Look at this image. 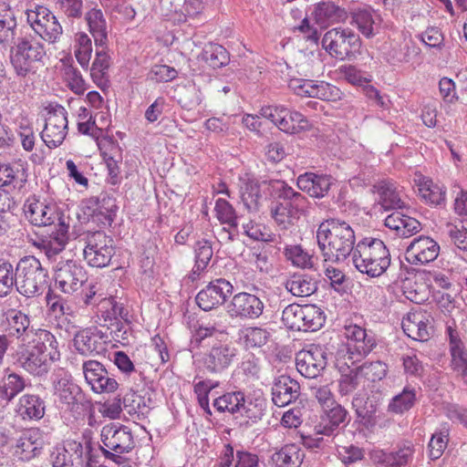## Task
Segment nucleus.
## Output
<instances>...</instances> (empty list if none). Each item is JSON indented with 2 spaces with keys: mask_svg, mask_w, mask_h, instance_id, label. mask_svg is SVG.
<instances>
[{
  "mask_svg": "<svg viewBox=\"0 0 467 467\" xmlns=\"http://www.w3.org/2000/svg\"><path fill=\"white\" fill-rule=\"evenodd\" d=\"M270 333L261 327H247L244 332V339L247 348H260L266 344Z\"/></svg>",
  "mask_w": 467,
  "mask_h": 467,
  "instance_id": "0e129e2a",
  "label": "nucleus"
},
{
  "mask_svg": "<svg viewBox=\"0 0 467 467\" xmlns=\"http://www.w3.org/2000/svg\"><path fill=\"white\" fill-rule=\"evenodd\" d=\"M96 57L90 69L91 77L94 80H100L109 67V56L106 52V45L97 47Z\"/></svg>",
  "mask_w": 467,
  "mask_h": 467,
  "instance_id": "13d9d810",
  "label": "nucleus"
},
{
  "mask_svg": "<svg viewBox=\"0 0 467 467\" xmlns=\"http://www.w3.org/2000/svg\"><path fill=\"white\" fill-rule=\"evenodd\" d=\"M16 289L26 296L41 295L47 285V271L35 256H25L16 265Z\"/></svg>",
  "mask_w": 467,
  "mask_h": 467,
  "instance_id": "7ed1b4c3",
  "label": "nucleus"
},
{
  "mask_svg": "<svg viewBox=\"0 0 467 467\" xmlns=\"http://www.w3.org/2000/svg\"><path fill=\"white\" fill-rule=\"evenodd\" d=\"M357 417L359 422L366 428H371L377 423V411L379 404L374 398H368L363 401L361 397H354L352 400Z\"/></svg>",
  "mask_w": 467,
  "mask_h": 467,
  "instance_id": "c9c22d12",
  "label": "nucleus"
},
{
  "mask_svg": "<svg viewBox=\"0 0 467 467\" xmlns=\"http://www.w3.org/2000/svg\"><path fill=\"white\" fill-rule=\"evenodd\" d=\"M285 287L296 296H308L317 288L315 279L307 275H292L285 283Z\"/></svg>",
  "mask_w": 467,
  "mask_h": 467,
  "instance_id": "ea45409f",
  "label": "nucleus"
},
{
  "mask_svg": "<svg viewBox=\"0 0 467 467\" xmlns=\"http://www.w3.org/2000/svg\"><path fill=\"white\" fill-rule=\"evenodd\" d=\"M17 275L16 268L5 261L0 259V297L9 295L13 286L16 285Z\"/></svg>",
  "mask_w": 467,
  "mask_h": 467,
  "instance_id": "864d4df0",
  "label": "nucleus"
},
{
  "mask_svg": "<svg viewBox=\"0 0 467 467\" xmlns=\"http://www.w3.org/2000/svg\"><path fill=\"white\" fill-rule=\"evenodd\" d=\"M62 64L61 70L64 71V80L67 86L76 94H82L85 91V83L77 68L72 65L73 58L71 57H65L60 58Z\"/></svg>",
  "mask_w": 467,
  "mask_h": 467,
  "instance_id": "37998d69",
  "label": "nucleus"
},
{
  "mask_svg": "<svg viewBox=\"0 0 467 467\" xmlns=\"http://www.w3.org/2000/svg\"><path fill=\"white\" fill-rule=\"evenodd\" d=\"M359 374L358 368L351 369L348 374H342L338 381V391L346 396L356 390L359 385Z\"/></svg>",
  "mask_w": 467,
  "mask_h": 467,
  "instance_id": "774afa93",
  "label": "nucleus"
},
{
  "mask_svg": "<svg viewBox=\"0 0 467 467\" xmlns=\"http://www.w3.org/2000/svg\"><path fill=\"white\" fill-rule=\"evenodd\" d=\"M195 265L192 269L193 275H200L208 266L212 260L213 251L211 242L205 239L199 240L194 245Z\"/></svg>",
  "mask_w": 467,
  "mask_h": 467,
  "instance_id": "de8ad7c7",
  "label": "nucleus"
},
{
  "mask_svg": "<svg viewBox=\"0 0 467 467\" xmlns=\"http://www.w3.org/2000/svg\"><path fill=\"white\" fill-rule=\"evenodd\" d=\"M26 337H32V342L34 343L33 348H42L46 353L52 351L54 356L57 353V338L49 330L42 328L37 329L36 332L30 330L26 333Z\"/></svg>",
  "mask_w": 467,
  "mask_h": 467,
  "instance_id": "3c124183",
  "label": "nucleus"
},
{
  "mask_svg": "<svg viewBox=\"0 0 467 467\" xmlns=\"http://www.w3.org/2000/svg\"><path fill=\"white\" fill-rule=\"evenodd\" d=\"M345 335L348 338V352L350 359L368 355L376 346L373 337L368 336L366 329L359 326L345 327Z\"/></svg>",
  "mask_w": 467,
  "mask_h": 467,
  "instance_id": "6ab92c4d",
  "label": "nucleus"
},
{
  "mask_svg": "<svg viewBox=\"0 0 467 467\" xmlns=\"http://www.w3.org/2000/svg\"><path fill=\"white\" fill-rule=\"evenodd\" d=\"M380 17L373 11L360 9L352 14L351 24L367 38H371L379 33Z\"/></svg>",
  "mask_w": 467,
  "mask_h": 467,
  "instance_id": "72a5a7b5",
  "label": "nucleus"
},
{
  "mask_svg": "<svg viewBox=\"0 0 467 467\" xmlns=\"http://www.w3.org/2000/svg\"><path fill=\"white\" fill-rule=\"evenodd\" d=\"M83 446L80 441L66 440L63 442L62 462L60 467H82Z\"/></svg>",
  "mask_w": 467,
  "mask_h": 467,
  "instance_id": "79ce46f5",
  "label": "nucleus"
},
{
  "mask_svg": "<svg viewBox=\"0 0 467 467\" xmlns=\"http://www.w3.org/2000/svg\"><path fill=\"white\" fill-rule=\"evenodd\" d=\"M270 181L259 182L257 180L245 175L240 178V196L244 205L249 212H255L259 208V201L262 198L261 187L268 185L271 188Z\"/></svg>",
  "mask_w": 467,
  "mask_h": 467,
  "instance_id": "a878e982",
  "label": "nucleus"
},
{
  "mask_svg": "<svg viewBox=\"0 0 467 467\" xmlns=\"http://www.w3.org/2000/svg\"><path fill=\"white\" fill-rule=\"evenodd\" d=\"M305 454L295 444H287L275 454V461L279 467H300Z\"/></svg>",
  "mask_w": 467,
  "mask_h": 467,
  "instance_id": "c03bdc74",
  "label": "nucleus"
},
{
  "mask_svg": "<svg viewBox=\"0 0 467 467\" xmlns=\"http://www.w3.org/2000/svg\"><path fill=\"white\" fill-rule=\"evenodd\" d=\"M16 412L23 420H40L45 413L44 402L38 396L26 394L19 399Z\"/></svg>",
  "mask_w": 467,
  "mask_h": 467,
  "instance_id": "4c0bfd02",
  "label": "nucleus"
},
{
  "mask_svg": "<svg viewBox=\"0 0 467 467\" xmlns=\"http://www.w3.org/2000/svg\"><path fill=\"white\" fill-rule=\"evenodd\" d=\"M26 387L25 379L15 372H6L0 381V398L12 400Z\"/></svg>",
  "mask_w": 467,
  "mask_h": 467,
  "instance_id": "a19ab883",
  "label": "nucleus"
},
{
  "mask_svg": "<svg viewBox=\"0 0 467 467\" xmlns=\"http://www.w3.org/2000/svg\"><path fill=\"white\" fill-rule=\"evenodd\" d=\"M16 12L9 3L0 0V44L11 46L16 36Z\"/></svg>",
  "mask_w": 467,
  "mask_h": 467,
  "instance_id": "c756f323",
  "label": "nucleus"
},
{
  "mask_svg": "<svg viewBox=\"0 0 467 467\" xmlns=\"http://www.w3.org/2000/svg\"><path fill=\"white\" fill-rule=\"evenodd\" d=\"M300 394L298 382L287 375L275 379L272 387V400L277 407H285L295 401Z\"/></svg>",
  "mask_w": 467,
  "mask_h": 467,
  "instance_id": "5701e85b",
  "label": "nucleus"
},
{
  "mask_svg": "<svg viewBox=\"0 0 467 467\" xmlns=\"http://www.w3.org/2000/svg\"><path fill=\"white\" fill-rule=\"evenodd\" d=\"M390 254L384 242L365 237L358 241L353 251L352 262L358 271L370 277L384 274L390 265Z\"/></svg>",
  "mask_w": 467,
  "mask_h": 467,
  "instance_id": "f03ea898",
  "label": "nucleus"
},
{
  "mask_svg": "<svg viewBox=\"0 0 467 467\" xmlns=\"http://www.w3.org/2000/svg\"><path fill=\"white\" fill-rule=\"evenodd\" d=\"M88 203L91 205L88 209L92 208L90 215L93 218H97L104 225L111 224L117 210L115 199L102 193L97 198H90Z\"/></svg>",
  "mask_w": 467,
  "mask_h": 467,
  "instance_id": "7c9ffc66",
  "label": "nucleus"
},
{
  "mask_svg": "<svg viewBox=\"0 0 467 467\" xmlns=\"http://www.w3.org/2000/svg\"><path fill=\"white\" fill-rule=\"evenodd\" d=\"M358 371L368 378L370 381H378L384 379L387 375L388 366L381 361H374L370 363H364L358 368Z\"/></svg>",
  "mask_w": 467,
  "mask_h": 467,
  "instance_id": "680f3d73",
  "label": "nucleus"
},
{
  "mask_svg": "<svg viewBox=\"0 0 467 467\" xmlns=\"http://www.w3.org/2000/svg\"><path fill=\"white\" fill-rule=\"evenodd\" d=\"M26 219L36 226H52L58 228V207L56 203L45 204L34 196L29 197L24 205Z\"/></svg>",
  "mask_w": 467,
  "mask_h": 467,
  "instance_id": "f8f14e48",
  "label": "nucleus"
},
{
  "mask_svg": "<svg viewBox=\"0 0 467 467\" xmlns=\"http://www.w3.org/2000/svg\"><path fill=\"white\" fill-rule=\"evenodd\" d=\"M26 180V169L22 161L0 164V189L16 188Z\"/></svg>",
  "mask_w": 467,
  "mask_h": 467,
  "instance_id": "f704fd0d",
  "label": "nucleus"
},
{
  "mask_svg": "<svg viewBox=\"0 0 467 467\" xmlns=\"http://www.w3.org/2000/svg\"><path fill=\"white\" fill-rule=\"evenodd\" d=\"M292 88L298 96L316 98L322 100L336 101L340 99L341 91L336 86L325 81L295 80Z\"/></svg>",
  "mask_w": 467,
  "mask_h": 467,
  "instance_id": "f3484780",
  "label": "nucleus"
},
{
  "mask_svg": "<svg viewBox=\"0 0 467 467\" xmlns=\"http://www.w3.org/2000/svg\"><path fill=\"white\" fill-rule=\"evenodd\" d=\"M83 254L88 264L93 267L108 266L115 254L113 240L103 231L88 233Z\"/></svg>",
  "mask_w": 467,
  "mask_h": 467,
  "instance_id": "39448f33",
  "label": "nucleus"
},
{
  "mask_svg": "<svg viewBox=\"0 0 467 467\" xmlns=\"http://www.w3.org/2000/svg\"><path fill=\"white\" fill-rule=\"evenodd\" d=\"M431 314L418 306L413 308L402 319V329L410 338L418 341H426L431 335Z\"/></svg>",
  "mask_w": 467,
  "mask_h": 467,
  "instance_id": "4468645a",
  "label": "nucleus"
},
{
  "mask_svg": "<svg viewBox=\"0 0 467 467\" xmlns=\"http://www.w3.org/2000/svg\"><path fill=\"white\" fill-rule=\"evenodd\" d=\"M282 321L289 329L304 331L303 306L297 304L288 305L283 310Z\"/></svg>",
  "mask_w": 467,
  "mask_h": 467,
  "instance_id": "5fc2aeb1",
  "label": "nucleus"
},
{
  "mask_svg": "<svg viewBox=\"0 0 467 467\" xmlns=\"http://www.w3.org/2000/svg\"><path fill=\"white\" fill-rule=\"evenodd\" d=\"M124 409L130 415L136 414L138 417L140 415H145L149 408L146 406L143 398L137 394L136 392L129 393L123 398Z\"/></svg>",
  "mask_w": 467,
  "mask_h": 467,
  "instance_id": "338daca9",
  "label": "nucleus"
},
{
  "mask_svg": "<svg viewBox=\"0 0 467 467\" xmlns=\"http://www.w3.org/2000/svg\"><path fill=\"white\" fill-rule=\"evenodd\" d=\"M82 368L85 379L91 389L99 385V380L105 375L104 366L97 360L84 362Z\"/></svg>",
  "mask_w": 467,
  "mask_h": 467,
  "instance_id": "69168bd1",
  "label": "nucleus"
},
{
  "mask_svg": "<svg viewBox=\"0 0 467 467\" xmlns=\"http://www.w3.org/2000/svg\"><path fill=\"white\" fill-rule=\"evenodd\" d=\"M377 192L379 195V203L385 210L401 209L404 207V202L394 183L389 182H381L375 185Z\"/></svg>",
  "mask_w": 467,
  "mask_h": 467,
  "instance_id": "58836bf2",
  "label": "nucleus"
},
{
  "mask_svg": "<svg viewBox=\"0 0 467 467\" xmlns=\"http://www.w3.org/2000/svg\"><path fill=\"white\" fill-rule=\"evenodd\" d=\"M421 197L431 204H441L445 199V189L431 180L424 179L419 184Z\"/></svg>",
  "mask_w": 467,
  "mask_h": 467,
  "instance_id": "603ef678",
  "label": "nucleus"
},
{
  "mask_svg": "<svg viewBox=\"0 0 467 467\" xmlns=\"http://www.w3.org/2000/svg\"><path fill=\"white\" fill-rule=\"evenodd\" d=\"M440 254V245L425 235L414 238L406 249V259L411 265H426L433 262Z\"/></svg>",
  "mask_w": 467,
  "mask_h": 467,
  "instance_id": "dca6fc26",
  "label": "nucleus"
},
{
  "mask_svg": "<svg viewBox=\"0 0 467 467\" xmlns=\"http://www.w3.org/2000/svg\"><path fill=\"white\" fill-rule=\"evenodd\" d=\"M202 57L213 68H220L226 66L230 61L227 50L223 46L216 44L206 46Z\"/></svg>",
  "mask_w": 467,
  "mask_h": 467,
  "instance_id": "09e8293b",
  "label": "nucleus"
},
{
  "mask_svg": "<svg viewBox=\"0 0 467 467\" xmlns=\"http://www.w3.org/2000/svg\"><path fill=\"white\" fill-rule=\"evenodd\" d=\"M85 401V395L73 381L72 376L64 373L60 378V410L77 418L83 411Z\"/></svg>",
  "mask_w": 467,
  "mask_h": 467,
  "instance_id": "9b49d317",
  "label": "nucleus"
},
{
  "mask_svg": "<svg viewBox=\"0 0 467 467\" xmlns=\"http://www.w3.org/2000/svg\"><path fill=\"white\" fill-rule=\"evenodd\" d=\"M269 184L272 192L276 195L277 199L285 200L296 216L308 213L309 202L305 195L296 192L284 181L273 180Z\"/></svg>",
  "mask_w": 467,
  "mask_h": 467,
  "instance_id": "412c9836",
  "label": "nucleus"
},
{
  "mask_svg": "<svg viewBox=\"0 0 467 467\" xmlns=\"http://www.w3.org/2000/svg\"><path fill=\"white\" fill-rule=\"evenodd\" d=\"M51 47H45L40 43L28 37L18 40L16 51L11 55V63L20 77H26L33 67V63L41 60L46 56H51Z\"/></svg>",
  "mask_w": 467,
  "mask_h": 467,
  "instance_id": "20e7f679",
  "label": "nucleus"
},
{
  "mask_svg": "<svg viewBox=\"0 0 467 467\" xmlns=\"http://www.w3.org/2000/svg\"><path fill=\"white\" fill-rule=\"evenodd\" d=\"M92 53L91 39L85 33H80L77 37L75 56L82 67H88Z\"/></svg>",
  "mask_w": 467,
  "mask_h": 467,
  "instance_id": "4d7b16f0",
  "label": "nucleus"
},
{
  "mask_svg": "<svg viewBox=\"0 0 467 467\" xmlns=\"http://www.w3.org/2000/svg\"><path fill=\"white\" fill-rule=\"evenodd\" d=\"M244 394L241 391L229 392L217 398L213 401V407L220 412L235 413L244 407Z\"/></svg>",
  "mask_w": 467,
  "mask_h": 467,
  "instance_id": "a18cd8bd",
  "label": "nucleus"
},
{
  "mask_svg": "<svg viewBox=\"0 0 467 467\" xmlns=\"http://www.w3.org/2000/svg\"><path fill=\"white\" fill-rule=\"evenodd\" d=\"M42 441L36 430H28L21 435L16 444L15 453L23 461H29L39 453Z\"/></svg>",
  "mask_w": 467,
  "mask_h": 467,
  "instance_id": "473e14b6",
  "label": "nucleus"
},
{
  "mask_svg": "<svg viewBox=\"0 0 467 467\" xmlns=\"http://www.w3.org/2000/svg\"><path fill=\"white\" fill-rule=\"evenodd\" d=\"M385 226L403 238L410 237L421 230L420 223L413 217L394 212L385 219Z\"/></svg>",
  "mask_w": 467,
  "mask_h": 467,
  "instance_id": "cd10ccee",
  "label": "nucleus"
},
{
  "mask_svg": "<svg viewBox=\"0 0 467 467\" xmlns=\"http://www.w3.org/2000/svg\"><path fill=\"white\" fill-rule=\"evenodd\" d=\"M416 400V391L414 388L405 387L403 390L394 396L389 405V411L395 414H402L410 410Z\"/></svg>",
  "mask_w": 467,
  "mask_h": 467,
  "instance_id": "49530a36",
  "label": "nucleus"
},
{
  "mask_svg": "<svg viewBox=\"0 0 467 467\" xmlns=\"http://www.w3.org/2000/svg\"><path fill=\"white\" fill-rule=\"evenodd\" d=\"M451 361L450 367L463 384L467 387V351L460 337L459 332L449 326L447 327Z\"/></svg>",
  "mask_w": 467,
  "mask_h": 467,
  "instance_id": "a211bd4d",
  "label": "nucleus"
},
{
  "mask_svg": "<svg viewBox=\"0 0 467 467\" xmlns=\"http://www.w3.org/2000/svg\"><path fill=\"white\" fill-rule=\"evenodd\" d=\"M312 14L316 23L321 27H327L332 24L344 22L348 18L346 9L332 1L317 3Z\"/></svg>",
  "mask_w": 467,
  "mask_h": 467,
  "instance_id": "393cba45",
  "label": "nucleus"
},
{
  "mask_svg": "<svg viewBox=\"0 0 467 467\" xmlns=\"http://www.w3.org/2000/svg\"><path fill=\"white\" fill-rule=\"evenodd\" d=\"M101 441L106 450L122 454L134 448V440L130 430L123 425L109 424L102 428Z\"/></svg>",
  "mask_w": 467,
  "mask_h": 467,
  "instance_id": "ddd939ff",
  "label": "nucleus"
},
{
  "mask_svg": "<svg viewBox=\"0 0 467 467\" xmlns=\"http://www.w3.org/2000/svg\"><path fill=\"white\" fill-rule=\"evenodd\" d=\"M233 285L224 278H218L209 283L196 296V303L204 311H210L225 303L233 294Z\"/></svg>",
  "mask_w": 467,
  "mask_h": 467,
  "instance_id": "9d476101",
  "label": "nucleus"
},
{
  "mask_svg": "<svg viewBox=\"0 0 467 467\" xmlns=\"http://www.w3.org/2000/svg\"><path fill=\"white\" fill-rule=\"evenodd\" d=\"M317 240L325 261L341 263L349 255L353 256L355 232L344 221L330 219L322 222L317 231Z\"/></svg>",
  "mask_w": 467,
  "mask_h": 467,
  "instance_id": "f257e3e1",
  "label": "nucleus"
},
{
  "mask_svg": "<svg viewBox=\"0 0 467 467\" xmlns=\"http://www.w3.org/2000/svg\"><path fill=\"white\" fill-rule=\"evenodd\" d=\"M322 46L332 57L345 59L358 50L360 39L351 29L338 27L324 35Z\"/></svg>",
  "mask_w": 467,
  "mask_h": 467,
  "instance_id": "423d86ee",
  "label": "nucleus"
},
{
  "mask_svg": "<svg viewBox=\"0 0 467 467\" xmlns=\"http://www.w3.org/2000/svg\"><path fill=\"white\" fill-rule=\"evenodd\" d=\"M9 332L10 334L19 337L24 333H27V328L29 327L30 321L28 317L22 313L21 311H17L15 309L10 310L7 313L6 317Z\"/></svg>",
  "mask_w": 467,
  "mask_h": 467,
  "instance_id": "6e6d98bb",
  "label": "nucleus"
},
{
  "mask_svg": "<svg viewBox=\"0 0 467 467\" xmlns=\"http://www.w3.org/2000/svg\"><path fill=\"white\" fill-rule=\"evenodd\" d=\"M285 255L297 267L309 268L312 266L311 256L300 245L286 246Z\"/></svg>",
  "mask_w": 467,
  "mask_h": 467,
  "instance_id": "bf43d9fd",
  "label": "nucleus"
},
{
  "mask_svg": "<svg viewBox=\"0 0 467 467\" xmlns=\"http://www.w3.org/2000/svg\"><path fill=\"white\" fill-rule=\"evenodd\" d=\"M323 412L322 422L316 426L315 430H317V434L331 436L340 424L345 423L348 411L340 404L336 402L331 405V407L323 409Z\"/></svg>",
  "mask_w": 467,
  "mask_h": 467,
  "instance_id": "c85d7f7f",
  "label": "nucleus"
},
{
  "mask_svg": "<svg viewBox=\"0 0 467 467\" xmlns=\"http://www.w3.org/2000/svg\"><path fill=\"white\" fill-rule=\"evenodd\" d=\"M216 217L228 226H238L237 217L233 206L224 199H218L215 203Z\"/></svg>",
  "mask_w": 467,
  "mask_h": 467,
  "instance_id": "e2e57ef3",
  "label": "nucleus"
},
{
  "mask_svg": "<svg viewBox=\"0 0 467 467\" xmlns=\"http://www.w3.org/2000/svg\"><path fill=\"white\" fill-rule=\"evenodd\" d=\"M260 115L270 119L280 130L289 134L298 133L309 127L307 119L301 113L284 106L263 107Z\"/></svg>",
  "mask_w": 467,
  "mask_h": 467,
  "instance_id": "6e6552de",
  "label": "nucleus"
},
{
  "mask_svg": "<svg viewBox=\"0 0 467 467\" xmlns=\"http://www.w3.org/2000/svg\"><path fill=\"white\" fill-rule=\"evenodd\" d=\"M26 20L32 29L47 44V47L56 53L57 40L58 38V20L47 7L38 5L36 10L26 11Z\"/></svg>",
  "mask_w": 467,
  "mask_h": 467,
  "instance_id": "0eeeda50",
  "label": "nucleus"
},
{
  "mask_svg": "<svg viewBox=\"0 0 467 467\" xmlns=\"http://www.w3.org/2000/svg\"><path fill=\"white\" fill-rule=\"evenodd\" d=\"M326 316L323 310L316 305L303 306V322L305 332L317 331L321 328L325 323Z\"/></svg>",
  "mask_w": 467,
  "mask_h": 467,
  "instance_id": "8fccbe9b",
  "label": "nucleus"
},
{
  "mask_svg": "<svg viewBox=\"0 0 467 467\" xmlns=\"http://www.w3.org/2000/svg\"><path fill=\"white\" fill-rule=\"evenodd\" d=\"M236 354L237 350L232 344L217 343L205 355L203 364L211 372H221L232 364Z\"/></svg>",
  "mask_w": 467,
  "mask_h": 467,
  "instance_id": "4be33fe9",
  "label": "nucleus"
},
{
  "mask_svg": "<svg viewBox=\"0 0 467 467\" xmlns=\"http://www.w3.org/2000/svg\"><path fill=\"white\" fill-rule=\"evenodd\" d=\"M86 21L96 47H103L108 41L107 23L100 9L93 8L86 14Z\"/></svg>",
  "mask_w": 467,
  "mask_h": 467,
  "instance_id": "e433bc0d",
  "label": "nucleus"
},
{
  "mask_svg": "<svg viewBox=\"0 0 467 467\" xmlns=\"http://www.w3.org/2000/svg\"><path fill=\"white\" fill-rule=\"evenodd\" d=\"M327 363L326 350L320 345H311L307 349L299 351L296 357L297 371L308 379L318 377Z\"/></svg>",
  "mask_w": 467,
  "mask_h": 467,
  "instance_id": "1a4fd4ad",
  "label": "nucleus"
},
{
  "mask_svg": "<svg viewBox=\"0 0 467 467\" xmlns=\"http://www.w3.org/2000/svg\"><path fill=\"white\" fill-rule=\"evenodd\" d=\"M270 213L279 231L296 230V222L298 216L292 211L285 200L278 199L272 203Z\"/></svg>",
  "mask_w": 467,
  "mask_h": 467,
  "instance_id": "2f4dec72",
  "label": "nucleus"
},
{
  "mask_svg": "<svg viewBox=\"0 0 467 467\" xmlns=\"http://www.w3.org/2000/svg\"><path fill=\"white\" fill-rule=\"evenodd\" d=\"M87 280L83 267L73 260L60 265V290L67 294L77 292Z\"/></svg>",
  "mask_w": 467,
  "mask_h": 467,
  "instance_id": "b1692460",
  "label": "nucleus"
},
{
  "mask_svg": "<svg viewBox=\"0 0 467 467\" xmlns=\"http://www.w3.org/2000/svg\"><path fill=\"white\" fill-rule=\"evenodd\" d=\"M73 341L77 350L83 355L97 350V338L89 330L76 333Z\"/></svg>",
  "mask_w": 467,
  "mask_h": 467,
  "instance_id": "052dcab7",
  "label": "nucleus"
},
{
  "mask_svg": "<svg viewBox=\"0 0 467 467\" xmlns=\"http://www.w3.org/2000/svg\"><path fill=\"white\" fill-rule=\"evenodd\" d=\"M55 358L52 351L46 353L42 348L32 347L31 349H26L21 354L18 362L30 374L42 376L48 371Z\"/></svg>",
  "mask_w": 467,
  "mask_h": 467,
  "instance_id": "aec40b11",
  "label": "nucleus"
},
{
  "mask_svg": "<svg viewBox=\"0 0 467 467\" xmlns=\"http://www.w3.org/2000/svg\"><path fill=\"white\" fill-rule=\"evenodd\" d=\"M264 311V303L255 295L240 292L235 294L227 305V312L232 317L254 319Z\"/></svg>",
  "mask_w": 467,
  "mask_h": 467,
  "instance_id": "2eb2a0df",
  "label": "nucleus"
},
{
  "mask_svg": "<svg viewBox=\"0 0 467 467\" xmlns=\"http://www.w3.org/2000/svg\"><path fill=\"white\" fill-rule=\"evenodd\" d=\"M297 186L303 192L315 198L324 197L330 190L332 182L327 175L306 172L297 177Z\"/></svg>",
  "mask_w": 467,
  "mask_h": 467,
  "instance_id": "bb28decb",
  "label": "nucleus"
}]
</instances>
